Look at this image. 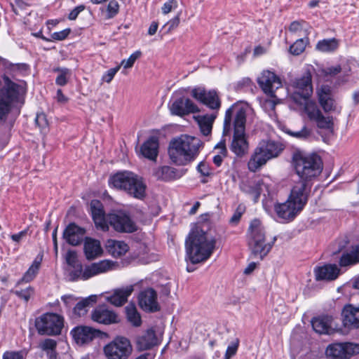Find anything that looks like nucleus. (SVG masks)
<instances>
[{"label":"nucleus","mask_w":359,"mask_h":359,"mask_svg":"<svg viewBox=\"0 0 359 359\" xmlns=\"http://www.w3.org/2000/svg\"><path fill=\"white\" fill-rule=\"evenodd\" d=\"M133 290L134 286L132 285L116 289L112 294L106 297V300L114 306H121L128 301Z\"/></svg>","instance_id":"26"},{"label":"nucleus","mask_w":359,"mask_h":359,"mask_svg":"<svg viewBox=\"0 0 359 359\" xmlns=\"http://www.w3.org/2000/svg\"><path fill=\"white\" fill-rule=\"evenodd\" d=\"M257 81L262 91L271 97H276V90L283 87L280 77L269 70H264Z\"/></svg>","instance_id":"15"},{"label":"nucleus","mask_w":359,"mask_h":359,"mask_svg":"<svg viewBox=\"0 0 359 359\" xmlns=\"http://www.w3.org/2000/svg\"><path fill=\"white\" fill-rule=\"evenodd\" d=\"M343 325L349 330L359 328V305L346 304L341 311Z\"/></svg>","instance_id":"20"},{"label":"nucleus","mask_w":359,"mask_h":359,"mask_svg":"<svg viewBox=\"0 0 359 359\" xmlns=\"http://www.w3.org/2000/svg\"><path fill=\"white\" fill-rule=\"evenodd\" d=\"M318 100L320 106L327 115L323 114L316 102L306 101L304 104V111L309 120L314 122L320 129L332 130L334 128V118L330 114H340L341 107L339 106L334 100L332 89L329 86L323 85L317 90Z\"/></svg>","instance_id":"2"},{"label":"nucleus","mask_w":359,"mask_h":359,"mask_svg":"<svg viewBox=\"0 0 359 359\" xmlns=\"http://www.w3.org/2000/svg\"><path fill=\"white\" fill-rule=\"evenodd\" d=\"M275 210L280 218L286 220L293 219L301 212L289 199L285 203L276 205Z\"/></svg>","instance_id":"29"},{"label":"nucleus","mask_w":359,"mask_h":359,"mask_svg":"<svg viewBox=\"0 0 359 359\" xmlns=\"http://www.w3.org/2000/svg\"><path fill=\"white\" fill-rule=\"evenodd\" d=\"M62 301L63 302L65 306L69 309L73 305L75 304L76 301V298L72 294H67L64 295L61 297Z\"/></svg>","instance_id":"61"},{"label":"nucleus","mask_w":359,"mask_h":359,"mask_svg":"<svg viewBox=\"0 0 359 359\" xmlns=\"http://www.w3.org/2000/svg\"><path fill=\"white\" fill-rule=\"evenodd\" d=\"M339 269L336 264H326L316 268L314 270L316 279L317 280H333L339 274Z\"/></svg>","instance_id":"28"},{"label":"nucleus","mask_w":359,"mask_h":359,"mask_svg":"<svg viewBox=\"0 0 359 359\" xmlns=\"http://www.w3.org/2000/svg\"><path fill=\"white\" fill-rule=\"evenodd\" d=\"M216 240L208 233L196 228L189 233L186 241L187 256L192 264L207 260L212 254Z\"/></svg>","instance_id":"3"},{"label":"nucleus","mask_w":359,"mask_h":359,"mask_svg":"<svg viewBox=\"0 0 359 359\" xmlns=\"http://www.w3.org/2000/svg\"><path fill=\"white\" fill-rule=\"evenodd\" d=\"M99 331L87 326L74 327L71 331L73 339L78 344H84L91 341L98 335Z\"/></svg>","instance_id":"25"},{"label":"nucleus","mask_w":359,"mask_h":359,"mask_svg":"<svg viewBox=\"0 0 359 359\" xmlns=\"http://www.w3.org/2000/svg\"><path fill=\"white\" fill-rule=\"evenodd\" d=\"M308 38H302L297 39L290 47V52L294 55H299L305 50L306 46L308 43Z\"/></svg>","instance_id":"43"},{"label":"nucleus","mask_w":359,"mask_h":359,"mask_svg":"<svg viewBox=\"0 0 359 359\" xmlns=\"http://www.w3.org/2000/svg\"><path fill=\"white\" fill-rule=\"evenodd\" d=\"M132 350L130 341L125 337H116L104 347L107 359H128Z\"/></svg>","instance_id":"12"},{"label":"nucleus","mask_w":359,"mask_h":359,"mask_svg":"<svg viewBox=\"0 0 359 359\" xmlns=\"http://www.w3.org/2000/svg\"><path fill=\"white\" fill-rule=\"evenodd\" d=\"M107 225H110L118 232L132 233L137 230L135 222L130 216L122 211L107 215Z\"/></svg>","instance_id":"13"},{"label":"nucleus","mask_w":359,"mask_h":359,"mask_svg":"<svg viewBox=\"0 0 359 359\" xmlns=\"http://www.w3.org/2000/svg\"><path fill=\"white\" fill-rule=\"evenodd\" d=\"M96 301L97 296L91 295L77 302L73 309L74 316L75 317L83 316L87 313L90 306L92 305L93 303H95Z\"/></svg>","instance_id":"36"},{"label":"nucleus","mask_w":359,"mask_h":359,"mask_svg":"<svg viewBox=\"0 0 359 359\" xmlns=\"http://www.w3.org/2000/svg\"><path fill=\"white\" fill-rule=\"evenodd\" d=\"M141 52L137 50L133 53L127 60H123L119 65L123 66L125 69L130 68L133 66L135 62L140 57Z\"/></svg>","instance_id":"48"},{"label":"nucleus","mask_w":359,"mask_h":359,"mask_svg":"<svg viewBox=\"0 0 359 359\" xmlns=\"http://www.w3.org/2000/svg\"><path fill=\"white\" fill-rule=\"evenodd\" d=\"M359 263V245L351 248L349 252H344L339 259L341 266H347Z\"/></svg>","instance_id":"37"},{"label":"nucleus","mask_w":359,"mask_h":359,"mask_svg":"<svg viewBox=\"0 0 359 359\" xmlns=\"http://www.w3.org/2000/svg\"><path fill=\"white\" fill-rule=\"evenodd\" d=\"M121 65H118L116 67L109 69L106 73H104L102 77V81L109 83L114 79L115 74L120 69Z\"/></svg>","instance_id":"52"},{"label":"nucleus","mask_w":359,"mask_h":359,"mask_svg":"<svg viewBox=\"0 0 359 359\" xmlns=\"http://www.w3.org/2000/svg\"><path fill=\"white\" fill-rule=\"evenodd\" d=\"M311 130L306 126L303 127L300 130L297 132H289L292 136L301 140H306L311 135Z\"/></svg>","instance_id":"53"},{"label":"nucleus","mask_w":359,"mask_h":359,"mask_svg":"<svg viewBox=\"0 0 359 359\" xmlns=\"http://www.w3.org/2000/svg\"><path fill=\"white\" fill-rule=\"evenodd\" d=\"M191 95L211 109L219 110L221 107L220 99L214 90L207 91L202 88H196L192 90Z\"/></svg>","instance_id":"17"},{"label":"nucleus","mask_w":359,"mask_h":359,"mask_svg":"<svg viewBox=\"0 0 359 359\" xmlns=\"http://www.w3.org/2000/svg\"><path fill=\"white\" fill-rule=\"evenodd\" d=\"M106 249L114 257L124 255L129 250V247L124 241L109 239L106 243Z\"/></svg>","instance_id":"34"},{"label":"nucleus","mask_w":359,"mask_h":359,"mask_svg":"<svg viewBox=\"0 0 359 359\" xmlns=\"http://www.w3.org/2000/svg\"><path fill=\"white\" fill-rule=\"evenodd\" d=\"M202 142L197 137L182 135L170 141L168 155L172 163L185 165L194 161L198 156Z\"/></svg>","instance_id":"4"},{"label":"nucleus","mask_w":359,"mask_h":359,"mask_svg":"<svg viewBox=\"0 0 359 359\" xmlns=\"http://www.w3.org/2000/svg\"><path fill=\"white\" fill-rule=\"evenodd\" d=\"M64 318L57 313H46L36 319L35 327L39 334L56 336L61 334Z\"/></svg>","instance_id":"10"},{"label":"nucleus","mask_w":359,"mask_h":359,"mask_svg":"<svg viewBox=\"0 0 359 359\" xmlns=\"http://www.w3.org/2000/svg\"><path fill=\"white\" fill-rule=\"evenodd\" d=\"M55 72H58V75L55 79V83L60 86H65L69 81L71 76V70L67 68H55L53 70Z\"/></svg>","instance_id":"41"},{"label":"nucleus","mask_w":359,"mask_h":359,"mask_svg":"<svg viewBox=\"0 0 359 359\" xmlns=\"http://www.w3.org/2000/svg\"><path fill=\"white\" fill-rule=\"evenodd\" d=\"M153 175L158 180L170 182L180 178L183 173L174 168L163 165L156 168L153 172Z\"/></svg>","instance_id":"27"},{"label":"nucleus","mask_w":359,"mask_h":359,"mask_svg":"<svg viewBox=\"0 0 359 359\" xmlns=\"http://www.w3.org/2000/svg\"><path fill=\"white\" fill-rule=\"evenodd\" d=\"M90 210L96 227L104 231H108L107 215L104 214L101 202L98 200H93L90 202Z\"/></svg>","instance_id":"23"},{"label":"nucleus","mask_w":359,"mask_h":359,"mask_svg":"<svg viewBox=\"0 0 359 359\" xmlns=\"http://www.w3.org/2000/svg\"><path fill=\"white\" fill-rule=\"evenodd\" d=\"M274 99H269L266 100L263 103V107L266 110L268 111H274L276 108V105L278 102H279V98L276 96V97H273Z\"/></svg>","instance_id":"59"},{"label":"nucleus","mask_w":359,"mask_h":359,"mask_svg":"<svg viewBox=\"0 0 359 359\" xmlns=\"http://www.w3.org/2000/svg\"><path fill=\"white\" fill-rule=\"evenodd\" d=\"M292 164L300 181L308 182L318 176L323 170L320 156L316 154H307L296 151L292 155Z\"/></svg>","instance_id":"6"},{"label":"nucleus","mask_w":359,"mask_h":359,"mask_svg":"<svg viewBox=\"0 0 359 359\" xmlns=\"http://www.w3.org/2000/svg\"><path fill=\"white\" fill-rule=\"evenodd\" d=\"M250 111L251 109L247 103L237 102L231 105L225 113L223 134L226 135L233 129L230 149L238 157L244 156L249 149L245 125L247 116Z\"/></svg>","instance_id":"1"},{"label":"nucleus","mask_w":359,"mask_h":359,"mask_svg":"<svg viewBox=\"0 0 359 359\" xmlns=\"http://www.w3.org/2000/svg\"><path fill=\"white\" fill-rule=\"evenodd\" d=\"M126 312L128 320L135 327L141 325L142 320L140 314L137 312L133 304H129L126 307Z\"/></svg>","instance_id":"39"},{"label":"nucleus","mask_w":359,"mask_h":359,"mask_svg":"<svg viewBox=\"0 0 359 359\" xmlns=\"http://www.w3.org/2000/svg\"><path fill=\"white\" fill-rule=\"evenodd\" d=\"M290 88L292 89V98L297 103L306 100L313 93L312 76L310 71H306L304 74L295 78L291 81Z\"/></svg>","instance_id":"11"},{"label":"nucleus","mask_w":359,"mask_h":359,"mask_svg":"<svg viewBox=\"0 0 359 359\" xmlns=\"http://www.w3.org/2000/svg\"><path fill=\"white\" fill-rule=\"evenodd\" d=\"M118 11H119L118 3L115 0L110 1L107 6V18L108 19L114 18L118 13Z\"/></svg>","instance_id":"49"},{"label":"nucleus","mask_w":359,"mask_h":359,"mask_svg":"<svg viewBox=\"0 0 359 359\" xmlns=\"http://www.w3.org/2000/svg\"><path fill=\"white\" fill-rule=\"evenodd\" d=\"M114 263L109 260H102L85 268V278H91L100 273H105L113 268Z\"/></svg>","instance_id":"31"},{"label":"nucleus","mask_w":359,"mask_h":359,"mask_svg":"<svg viewBox=\"0 0 359 359\" xmlns=\"http://www.w3.org/2000/svg\"><path fill=\"white\" fill-rule=\"evenodd\" d=\"M197 170L203 177H208V176L211 175V174H212L211 169H210V166L204 162H201L198 165Z\"/></svg>","instance_id":"58"},{"label":"nucleus","mask_w":359,"mask_h":359,"mask_svg":"<svg viewBox=\"0 0 359 359\" xmlns=\"http://www.w3.org/2000/svg\"><path fill=\"white\" fill-rule=\"evenodd\" d=\"M14 294L19 298L27 302L29 300L31 296H32L34 294V288L29 286L25 289L14 291Z\"/></svg>","instance_id":"47"},{"label":"nucleus","mask_w":359,"mask_h":359,"mask_svg":"<svg viewBox=\"0 0 359 359\" xmlns=\"http://www.w3.org/2000/svg\"><path fill=\"white\" fill-rule=\"evenodd\" d=\"M84 252L88 260L94 259L100 256L102 249L99 241L91 238H86L84 243Z\"/></svg>","instance_id":"33"},{"label":"nucleus","mask_w":359,"mask_h":359,"mask_svg":"<svg viewBox=\"0 0 359 359\" xmlns=\"http://www.w3.org/2000/svg\"><path fill=\"white\" fill-rule=\"evenodd\" d=\"M140 152L142 156L151 161H156L158 154V141L156 137L149 138L141 146Z\"/></svg>","instance_id":"32"},{"label":"nucleus","mask_w":359,"mask_h":359,"mask_svg":"<svg viewBox=\"0 0 359 359\" xmlns=\"http://www.w3.org/2000/svg\"><path fill=\"white\" fill-rule=\"evenodd\" d=\"M69 271V279L71 281H76L79 279L88 280L90 278H85V269H83L82 264L79 263L71 267Z\"/></svg>","instance_id":"42"},{"label":"nucleus","mask_w":359,"mask_h":359,"mask_svg":"<svg viewBox=\"0 0 359 359\" xmlns=\"http://www.w3.org/2000/svg\"><path fill=\"white\" fill-rule=\"evenodd\" d=\"M263 187H266V184L263 181H259L255 184L250 187V194L252 195L255 201H257L259 198L261 192L263 190Z\"/></svg>","instance_id":"45"},{"label":"nucleus","mask_w":359,"mask_h":359,"mask_svg":"<svg viewBox=\"0 0 359 359\" xmlns=\"http://www.w3.org/2000/svg\"><path fill=\"white\" fill-rule=\"evenodd\" d=\"M170 110L172 114L182 116L198 111V108L190 99L181 97L172 102Z\"/></svg>","instance_id":"19"},{"label":"nucleus","mask_w":359,"mask_h":359,"mask_svg":"<svg viewBox=\"0 0 359 359\" xmlns=\"http://www.w3.org/2000/svg\"><path fill=\"white\" fill-rule=\"evenodd\" d=\"M306 24L304 20L293 21L289 26V31L292 33H299L304 29Z\"/></svg>","instance_id":"54"},{"label":"nucleus","mask_w":359,"mask_h":359,"mask_svg":"<svg viewBox=\"0 0 359 359\" xmlns=\"http://www.w3.org/2000/svg\"><path fill=\"white\" fill-rule=\"evenodd\" d=\"M311 325L315 332L320 334L333 333L337 326L334 319L331 316L314 318L311 320Z\"/></svg>","instance_id":"22"},{"label":"nucleus","mask_w":359,"mask_h":359,"mask_svg":"<svg viewBox=\"0 0 359 359\" xmlns=\"http://www.w3.org/2000/svg\"><path fill=\"white\" fill-rule=\"evenodd\" d=\"M138 302L141 309L145 311L156 312L160 310L156 292L152 288L149 287L142 290L139 294Z\"/></svg>","instance_id":"18"},{"label":"nucleus","mask_w":359,"mask_h":359,"mask_svg":"<svg viewBox=\"0 0 359 359\" xmlns=\"http://www.w3.org/2000/svg\"><path fill=\"white\" fill-rule=\"evenodd\" d=\"M310 191L311 184L308 182L299 180L292 188L288 199L302 211L307 203Z\"/></svg>","instance_id":"16"},{"label":"nucleus","mask_w":359,"mask_h":359,"mask_svg":"<svg viewBox=\"0 0 359 359\" xmlns=\"http://www.w3.org/2000/svg\"><path fill=\"white\" fill-rule=\"evenodd\" d=\"M283 149L282 144L274 141L260 142L248 162V170L252 172L258 171L268 161L277 157Z\"/></svg>","instance_id":"7"},{"label":"nucleus","mask_w":359,"mask_h":359,"mask_svg":"<svg viewBox=\"0 0 359 359\" xmlns=\"http://www.w3.org/2000/svg\"><path fill=\"white\" fill-rule=\"evenodd\" d=\"M244 212L245 208L243 205H239L233 214L232 217L230 218L229 222L232 224H238Z\"/></svg>","instance_id":"55"},{"label":"nucleus","mask_w":359,"mask_h":359,"mask_svg":"<svg viewBox=\"0 0 359 359\" xmlns=\"http://www.w3.org/2000/svg\"><path fill=\"white\" fill-rule=\"evenodd\" d=\"M137 347L140 351H144L151 348L157 345L158 339L155 331L153 329H149L137 337Z\"/></svg>","instance_id":"30"},{"label":"nucleus","mask_w":359,"mask_h":359,"mask_svg":"<svg viewBox=\"0 0 359 359\" xmlns=\"http://www.w3.org/2000/svg\"><path fill=\"white\" fill-rule=\"evenodd\" d=\"M338 46V41L332 38L318 41L316 45V49L321 52H332L337 50Z\"/></svg>","instance_id":"40"},{"label":"nucleus","mask_w":359,"mask_h":359,"mask_svg":"<svg viewBox=\"0 0 359 359\" xmlns=\"http://www.w3.org/2000/svg\"><path fill=\"white\" fill-rule=\"evenodd\" d=\"M216 117L217 114H215L198 115L195 117L203 135L208 136L211 133L212 124Z\"/></svg>","instance_id":"35"},{"label":"nucleus","mask_w":359,"mask_h":359,"mask_svg":"<svg viewBox=\"0 0 359 359\" xmlns=\"http://www.w3.org/2000/svg\"><path fill=\"white\" fill-rule=\"evenodd\" d=\"M36 124L41 128H45L48 126V121L44 114H39L35 119Z\"/></svg>","instance_id":"62"},{"label":"nucleus","mask_w":359,"mask_h":359,"mask_svg":"<svg viewBox=\"0 0 359 359\" xmlns=\"http://www.w3.org/2000/svg\"><path fill=\"white\" fill-rule=\"evenodd\" d=\"M178 6L177 0H168L161 7L163 14L167 15Z\"/></svg>","instance_id":"51"},{"label":"nucleus","mask_w":359,"mask_h":359,"mask_svg":"<svg viewBox=\"0 0 359 359\" xmlns=\"http://www.w3.org/2000/svg\"><path fill=\"white\" fill-rule=\"evenodd\" d=\"M86 230L74 223H70L63 232V238L71 245H78L83 241Z\"/></svg>","instance_id":"24"},{"label":"nucleus","mask_w":359,"mask_h":359,"mask_svg":"<svg viewBox=\"0 0 359 359\" xmlns=\"http://www.w3.org/2000/svg\"><path fill=\"white\" fill-rule=\"evenodd\" d=\"M249 247L252 253L262 259L271 250L276 238L271 243H265V231L259 219L251 222L248 229Z\"/></svg>","instance_id":"8"},{"label":"nucleus","mask_w":359,"mask_h":359,"mask_svg":"<svg viewBox=\"0 0 359 359\" xmlns=\"http://www.w3.org/2000/svg\"><path fill=\"white\" fill-rule=\"evenodd\" d=\"M65 259L67 264L70 266H73L79 263H80L78 260L77 255L76 252L73 250H69L65 256Z\"/></svg>","instance_id":"57"},{"label":"nucleus","mask_w":359,"mask_h":359,"mask_svg":"<svg viewBox=\"0 0 359 359\" xmlns=\"http://www.w3.org/2000/svg\"><path fill=\"white\" fill-rule=\"evenodd\" d=\"M238 341L237 340L235 343L231 344L227 347L225 353L224 359H230L233 355H234L238 350Z\"/></svg>","instance_id":"60"},{"label":"nucleus","mask_w":359,"mask_h":359,"mask_svg":"<svg viewBox=\"0 0 359 359\" xmlns=\"http://www.w3.org/2000/svg\"><path fill=\"white\" fill-rule=\"evenodd\" d=\"M325 353L331 359H349L352 355L359 353V344L334 343L327 347Z\"/></svg>","instance_id":"14"},{"label":"nucleus","mask_w":359,"mask_h":359,"mask_svg":"<svg viewBox=\"0 0 359 359\" xmlns=\"http://www.w3.org/2000/svg\"><path fill=\"white\" fill-rule=\"evenodd\" d=\"M57 342L53 339H46L39 343V347L47 353L56 349Z\"/></svg>","instance_id":"44"},{"label":"nucleus","mask_w":359,"mask_h":359,"mask_svg":"<svg viewBox=\"0 0 359 359\" xmlns=\"http://www.w3.org/2000/svg\"><path fill=\"white\" fill-rule=\"evenodd\" d=\"M109 184L137 199L142 200L146 196L147 186L142 177L130 171L116 172L109 177Z\"/></svg>","instance_id":"5"},{"label":"nucleus","mask_w":359,"mask_h":359,"mask_svg":"<svg viewBox=\"0 0 359 359\" xmlns=\"http://www.w3.org/2000/svg\"><path fill=\"white\" fill-rule=\"evenodd\" d=\"M25 351H6L3 355V359H24Z\"/></svg>","instance_id":"56"},{"label":"nucleus","mask_w":359,"mask_h":359,"mask_svg":"<svg viewBox=\"0 0 359 359\" xmlns=\"http://www.w3.org/2000/svg\"><path fill=\"white\" fill-rule=\"evenodd\" d=\"M41 259H35L28 270L23 275L22 279L18 282V283L21 282L29 283L32 281L39 272L41 266Z\"/></svg>","instance_id":"38"},{"label":"nucleus","mask_w":359,"mask_h":359,"mask_svg":"<svg viewBox=\"0 0 359 359\" xmlns=\"http://www.w3.org/2000/svg\"><path fill=\"white\" fill-rule=\"evenodd\" d=\"M215 148L221 150V154L215 155L213 157V163L217 166H220L223 161V157L225 156L226 154V149L224 142H219L217 144Z\"/></svg>","instance_id":"46"},{"label":"nucleus","mask_w":359,"mask_h":359,"mask_svg":"<svg viewBox=\"0 0 359 359\" xmlns=\"http://www.w3.org/2000/svg\"><path fill=\"white\" fill-rule=\"evenodd\" d=\"M85 9V6L83 5H79L74 8L69 14L68 18L71 20H74L76 19L79 14Z\"/></svg>","instance_id":"64"},{"label":"nucleus","mask_w":359,"mask_h":359,"mask_svg":"<svg viewBox=\"0 0 359 359\" xmlns=\"http://www.w3.org/2000/svg\"><path fill=\"white\" fill-rule=\"evenodd\" d=\"M70 33V29H65L60 32H54L52 34V37L55 40H63L65 39Z\"/></svg>","instance_id":"63"},{"label":"nucleus","mask_w":359,"mask_h":359,"mask_svg":"<svg viewBox=\"0 0 359 359\" xmlns=\"http://www.w3.org/2000/svg\"><path fill=\"white\" fill-rule=\"evenodd\" d=\"M91 319L94 322L104 325L116 323L119 321L118 315L105 306L95 308L91 313Z\"/></svg>","instance_id":"21"},{"label":"nucleus","mask_w":359,"mask_h":359,"mask_svg":"<svg viewBox=\"0 0 359 359\" xmlns=\"http://www.w3.org/2000/svg\"><path fill=\"white\" fill-rule=\"evenodd\" d=\"M341 71V68L340 65H337L335 67H330L327 68L322 69L319 72L320 73V75L323 76L325 77H327L328 76H333L339 73H340Z\"/></svg>","instance_id":"50"},{"label":"nucleus","mask_w":359,"mask_h":359,"mask_svg":"<svg viewBox=\"0 0 359 359\" xmlns=\"http://www.w3.org/2000/svg\"><path fill=\"white\" fill-rule=\"evenodd\" d=\"M5 86L0 90V121L5 122L13 104L25 93L22 86L12 82L8 77H4Z\"/></svg>","instance_id":"9"}]
</instances>
